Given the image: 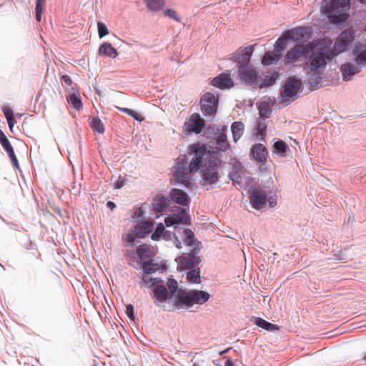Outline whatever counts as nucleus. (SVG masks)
I'll return each instance as SVG.
<instances>
[{
	"label": "nucleus",
	"instance_id": "obj_1",
	"mask_svg": "<svg viewBox=\"0 0 366 366\" xmlns=\"http://www.w3.org/2000/svg\"><path fill=\"white\" fill-rule=\"evenodd\" d=\"M187 152L192 157L189 163L185 155H180L177 159L174 184L177 183L187 188H192L194 184L192 182V174L199 170V167L202 165L204 157L208 152L204 145L193 144L189 146Z\"/></svg>",
	"mask_w": 366,
	"mask_h": 366
},
{
	"label": "nucleus",
	"instance_id": "obj_2",
	"mask_svg": "<svg viewBox=\"0 0 366 366\" xmlns=\"http://www.w3.org/2000/svg\"><path fill=\"white\" fill-rule=\"evenodd\" d=\"M350 7V0H323L322 3L323 13L327 14L335 24L342 23L347 19Z\"/></svg>",
	"mask_w": 366,
	"mask_h": 366
},
{
	"label": "nucleus",
	"instance_id": "obj_3",
	"mask_svg": "<svg viewBox=\"0 0 366 366\" xmlns=\"http://www.w3.org/2000/svg\"><path fill=\"white\" fill-rule=\"evenodd\" d=\"M210 297L208 292L202 290H191L185 291L180 289L174 300V305L176 308H183L184 307H192L194 305H203Z\"/></svg>",
	"mask_w": 366,
	"mask_h": 366
},
{
	"label": "nucleus",
	"instance_id": "obj_4",
	"mask_svg": "<svg viewBox=\"0 0 366 366\" xmlns=\"http://www.w3.org/2000/svg\"><path fill=\"white\" fill-rule=\"evenodd\" d=\"M310 51V56L307 58L311 59L310 67L312 71L325 68L327 62L336 56V54L331 48L321 46L320 44L315 46L311 45Z\"/></svg>",
	"mask_w": 366,
	"mask_h": 366
},
{
	"label": "nucleus",
	"instance_id": "obj_5",
	"mask_svg": "<svg viewBox=\"0 0 366 366\" xmlns=\"http://www.w3.org/2000/svg\"><path fill=\"white\" fill-rule=\"evenodd\" d=\"M218 167V164L214 161H209L208 164L202 167L201 184L206 187L207 190L214 188V185L219 181Z\"/></svg>",
	"mask_w": 366,
	"mask_h": 366
},
{
	"label": "nucleus",
	"instance_id": "obj_6",
	"mask_svg": "<svg viewBox=\"0 0 366 366\" xmlns=\"http://www.w3.org/2000/svg\"><path fill=\"white\" fill-rule=\"evenodd\" d=\"M302 86V81L295 76L289 77L281 92V100L286 103V105L292 103L297 98V93Z\"/></svg>",
	"mask_w": 366,
	"mask_h": 366
},
{
	"label": "nucleus",
	"instance_id": "obj_7",
	"mask_svg": "<svg viewBox=\"0 0 366 366\" xmlns=\"http://www.w3.org/2000/svg\"><path fill=\"white\" fill-rule=\"evenodd\" d=\"M311 44H300L289 50L284 56L285 65H294L310 56Z\"/></svg>",
	"mask_w": 366,
	"mask_h": 366
},
{
	"label": "nucleus",
	"instance_id": "obj_8",
	"mask_svg": "<svg viewBox=\"0 0 366 366\" xmlns=\"http://www.w3.org/2000/svg\"><path fill=\"white\" fill-rule=\"evenodd\" d=\"M237 68L239 79L244 82L245 85L257 88L259 78L253 66L250 64H247L239 65Z\"/></svg>",
	"mask_w": 366,
	"mask_h": 366
},
{
	"label": "nucleus",
	"instance_id": "obj_9",
	"mask_svg": "<svg viewBox=\"0 0 366 366\" xmlns=\"http://www.w3.org/2000/svg\"><path fill=\"white\" fill-rule=\"evenodd\" d=\"M164 222L166 226L168 227L174 225V230L179 232V230L182 229V228L179 227L178 224H189L190 217L186 209L178 208L176 213H174L164 219Z\"/></svg>",
	"mask_w": 366,
	"mask_h": 366
},
{
	"label": "nucleus",
	"instance_id": "obj_10",
	"mask_svg": "<svg viewBox=\"0 0 366 366\" xmlns=\"http://www.w3.org/2000/svg\"><path fill=\"white\" fill-rule=\"evenodd\" d=\"M199 252L191 251L189 253L182 255L177 259L178 268L182 270H189L198 267L201 262V258L198 256Z\"/></svg>",
	"mask_w": 366,
	"mask_h": 366
},
{
	"label": "nucleus",
	"instance_id": "obj_11",
	"mask_svg": "<svg viewBox=\"0 0 366 366\" xmlns=\"http://www.w3.org/2000/svg\"><path fill=\"white\" fill-rule=\"evenodd\" d=\"M201 109L204 115H213L217 112L218 99L212 93L207 92L201 98Z\"/></svg>",
	"mask_w": 366,
	"mask_h": 366
},
{
	"label": "nucleus",
	"instance_id": "obj_12",
	"mask_svg": "<svg viewBox=\"0 0 366 366\" xmlns=\"http://www.w3.org/2000/svg\"><path fill=\"white\" fill-rule=\"evenodd\" d=\"M354 37L353 32L350 29H345L341 32L336 40L332 49V51L336 54V56L347 49L350 44L353 41Z\"/></svg>",
	"mask_w": 366,
	"mask_h": 366
},
{
	"label": "nucleus",
	"instance_id": "obj_13",
	"mask_svg": "<svg viewBox=\"0 0 366 366\" xmlns=\"http://www.w3.org/2000/svg\"><path fill=\"white\" fill-rule=\"evenodd\" d=\"M170 199L161 194H157L152 201V210L157 217L167 213L169 210Z\"/></svg>",
	"mask_w": 366,
	"mask_h": 366
},
{
	"label": "nucleus",
	"instance_id": "obj_14",
	"mask_svg": "<svg viewBox=\"0 0 366 366\" xmlns=\"http://www.w3.org/2000/svg\"><path fill=\"white\" fill-rule=\"evenodd\" d=\"M151 297L154 299V303L159 306L161 303L165 302L167 300L174 303V297H170V293L167 287L163 285H157L154 287Z\"/></svg>",
	"mask_w": 366,
	"mask_h": 366
},
{
	"label": "nucleus",
	"instance_id": "obj_15",
	"mask_svg": "<svg viewBox=\"0 0 366 366\" xmlns=\"http://www.w3.org/2000/svg\"><path fill=\"white\" fill-rule=\"evenodd\" d=\"M253 51L252 45H249L244 48L240 47L232 54L231 59L234 62L241 65L249 64Z\"/></svg>",
	"mask_w": 366,
	"mask_h": 366
},
{
	"label": "nucleus",
	"instance_id": "obj_16",
	"mask_svg": "<svg viewBox=\"0 0 366 366\" xmlns=\"http://www.w3.org/2000/svg\"><path fill=\"white\" fill-rule=\"evenodd\" d=\"M287 36L291 40L307 41L311 36V29L308 26H300L287 31Z\"/></svg>",
	"mask_w": 366,
	"mask_h": 366
},
{
	"label": "nucleus",
	"instance_id": "obj_17",
	"mask_svg": "<svg viewBox=\"0 0 366 366\" xmlns=\"http://www.w3.org/2000/svg\"><path fill=\"white\" fill-rule=\"evenodd\" d=\"M250 203L256 209H262L267 202V192L262 189H254L249 196Z\"/></svg>",
	"mask_w": 366,
	"mask_h": 366
},
{
	"label": "nucleus",
	"instance_id": "obj_18",
	"mask_svg": "<svg viewBox=\"0 0 366 366\" xmlns=\"http://www.w3.org/2000/svg\"><path fill=\"white\" fill-rule=\"evenodd\" d=\"M186 129L188 132L199 134L204 128V121L197 113H194L188 122L185 123Z\"/></svg>",
	"mask_w": 366,
	"mask_h": 366
},
{
	"label": "nucleus",
	"instance_id": "obj_19",
	"mask_svg": "<svg viewBox=\"0 0 366 366\" xmlns=\"http://www.w3.org/2000/svg\"><path fill=\"white\" fill-rule=\"evenodd\" d=\"M212 84L219 89H225L232 87L234 82L230 74L222 73L212 79Z\"/></svg>",
	"mask_w": 366,
	"mask_h": 366
},
{
	"label": "nucleus",
	"instance_id": "obj_20",
	"mask_svg": "<svg viewBox=\"0 0 366 366\" xmlns=\"http://www.w3.org/2000/svg\"><path fill=\"white\" fill-rule=\"evenodd\" d=\"M182 237L184 242L188 246L193 247L192 251L199 252L202 249V243L199 242L194 237V234L189 229H184L182 232Z\"/></svg>",
	"mask_w": 366,
	"mask_h": 366
},
{
	"label": "nucleus",
	"instance_id": "obj_21",
	"mask_svg": "<svg viewBox=\"0 0 366 366\" xmlns=\"http://www.w3.org/2000/svg\"><path fill=\"white\" fill-rule=\"evenodd\" d=\"M267 149L261 143L254 144L250 150L252 158L260 163H264L267 161Z\"/></svg>",
	"mask_w": 366,
	"mask_h": 366
},
{
	"label": "nucleus",
	"instance_id": "obj_22",
	"mask_svg": "<svg viewBox=\"0 0 366 366\" xmlns=\"http://www.w3.org/2000/svg\"><path fill=\"white\" fill-rule=\"evenodd\" d=\"M170 201L179 204L181 206H187L189 204L190 200L186 192L182 189L173 188L169 193Z\"/></svg>",
	"mask_w": 366,
	"mask_h": 366
},
{
	"label": "nucleus",
	"instance_id": "obj_23",
	"mask_svg": "<svg viewBox=\"0 0 366 366\" xmlns=\"http://www.w3.org/2000/svg\"><path fill=\"white\" fill-rule=\"evenodd\" d=\"M340 71L343 76V79L345 81H350L351 80L352 76L360 73L362 71V69L357 64H354L352 62H347L341 66Z\"/></svg>",
	"mask_w": 366,
	"mask_h": 366
},
{
	"label": "nucleus",
	"instance_id": "obj_24",
	"mask_svg": "<svg viewBox=\"0 0 366 366\" xmlns=\"http://www.w3.org/2000/svg\"><path fill=\"white\" fill-rule=\"evenodd\" d=\"M355 63L362 69L366 67V45H356L353 49Z\"/></svg>",
	"mask_w": 366,
	"mask_h": 366
},
{
	"label": "nucleus",
	"instance_id": "obj_25",
	"mask_svg": "<svg viewBox=\"0 0 366 366\" xmlns=\"http://www.w3.org/2000/svg\"><path fill=\"white\" fill-rule=\"evenodd\" d=\"M154 228V224L149 221H144L140 224L134 226V232L136 233L137 238H143L147 234L150 233Z\"/></svg>",
	"mask_w": 366,
	"mask_h": 366
},
{
	"label": "nucleus",
	"instance_id": "obj_26",
	"mask_svg": "<svg viewBox=\"0 0 366 366\" xmlns=\"http://www.w3.org/2000/svg\"><path fill=\"white\" fill-rule=\"evenodd\" d=\"M244 174L243 167L239 162H235L232 166V170L229 173V178L234 184L240 185L242 177Z\"/></svg>",
	"mask_w": 366,
	"mask_h": 366
},
{
	"label": "nucleus",
	"instance_id": "obj_27",
	"mask_svg": "<svg viewBox=\"0 0 366 366\" xmlns=\"http://www.w3.org/2000/svg\"><path fill=\"white\" fill-rule=\"evenodd\" d=\"M280 54L275 51H267L262 57V63L264 65H271L278 62L280 58Z\"/></svg>",
	"mask_w": 366,
	"mask_h": 366
},
{
	"label": "nucleus",
	"instance_id": "obj_28",
	"mask_svg": "<svg viewBox=\"0 0 366 366\" xmlns=\"http://www.w3.org/2000/svg\"><path fill=\"white\" fill-rule=\"evenodd\" d=\"M244 125L242 122H234L231 127L233 139L237 142L242 136Z\"/></svg>",
	"mask_w": 366,
	"mask_h": 366
},
{
	"label": "nucleus",
	"instance_id": "obj_29",
	"mask_svg": "<svg viewBox=\"0 0 366 366\" xmlns=\"http://www.w3.org/2000/svg\"><path fill=\"white\" fill-rule=\"evenodd\" d=\"M99 52L101 54H104L107 56L115 58L118 53L117 50L112 46L110 43L105 42L102 44L99 49Z\"/></svg>",
	"mask_w": 366,
	"mask_h": 366
},
{
	"label": "nucleus",
	"instance_id": "obj_30",
	"mask_svg": "<svg viewBox=\"0 0 366 366\" xmlns=\"http://www.w3.org/2000/svg\"><path fill=\"white\" fill-rule=\"evenodd\" d=\"M278 74L277 72H273L269 75H266L262 82L259 83L258 80V85L257 88L262 89L269 87L275 84Z\"/></svg>",
	"mask_w": 366,
	"mask_h": 366
},
{
	"label": "nucleus",
	"instance_id": "obj_31",
	"mask_svg": "<svg viewBox=\"0 0 366 366\" xmlns=\"http://www.w3.org/2000/svg\"><path fill=\"white\" fill-rule=\"evenodd\" d=\"M274 152L280 157H285L289 147L283 140H278L273 145Z\"/></svg>",
	"mask_w": 366,
	"mask_h": 366
},
{
	"label": "nucleus",
	"instance_id": "obj_32",
	"mask_svg": "<svg viewBox=\"0 0 366 366\" xmlns=\"http://www.w3.org/2000/svg\"><path fill=\"white\" fill-rule=\"evenodd\" d=\"M147 8L151 11H159L164 5V0H144Z\"/></svg>",
	"mask_w": 366,
	"mask_h": 366
},
{
	"label": "nucleus",
	"instance_id": "obj_33",
	"mask_svg": "<svg viewBox=\"0 0 366 366\" xmlns=\"http://www.w3.org/2000/svg\"><path fill=\"white\" fill-rule=\"evenodd\" d=\"M254 324L267 331H274L279 329V327L277 325L272 324L260 317L255 318Z\"/></svg>",
	"mask_w": 366,
	"mask_h": 366
},
{
	"label": "nucleus",
	"instance_id": "obj_34",
	"mask_svg": "<svg viewBox=\"0 0 366 366\" xmlns=\"http://www.w3.org/2000/svg\"><path fill=\"white\" fill-rule=\"evenodd\" d=\"M287 40H291V38L287 36V31L285 32L280 37L277 39L275 42L274 48L277 53H281L285 49V44Z\"/></svg>",
	"mask_w": 366,
	"mask_h": 366
},
{
	"label": "nucleus",
	"instance_id": "obj_35",
	"mask_svg": "<svg viewBox=\"0 0 366 366\" xmlns=\"http://www.w3.org/2000/svg\"><path fill=\"white\" fill-rule=\"evenodd\" d=\"M321 78L319 75L315 73L308 74L307 79V83L312 90H315L321 86L320 82Z\"/></svg>",
	"mask_w": 366,
	"mask_h": 366
},
{
	"label": "nucleus",
	"instance_id": "obj_36",
	"mask_svg": "<svg viewBox=\"0 0 366 366\" xmlns=\"http://www.w3.org/2000/svg\"><path fill=\"white\" fill-rule=\"evenodd\" d=\"M167 288L169 290L168 291L170 293V297H174V300H175L178 292L180 290L178 289L177 282L173 278H169L167 282Z\"/></svg>",
	"mask_w": 366,
	"mask_h": 366
},
{
	"label": "nucleus",
	"instance_id": "obj_37",
	"mask_svg": "<svg viewBox=\"0 0 366 366\" xmlns=\"http://www.w3.org/2000/svg\"><path fill=\"white\" fill-rule=\"evenodd\" d=\"M187 280L192 283L200 282V269L197 267L189 269L187 274Z\"/></svg>",
	"mask_w": 366,
	"mask_h": 366
},
{
	"label": "nucleus",
	"instance_id": "obj_38",
	"mask_svg": "<svg viewBox=\"0 0 366 366\" xmlns=\"http://www.w3.org/2000/svg\"><path fill=\"white\" fill-rule=\"evenodd\" d=\"M90 126L94 132L103 134L104 132V125L99 117H93L90 122Z\"/></svg>",
	"mask_w": 366,
	"mask_h": 366
},
{
	"label": "nucleus",
	"instance_id": "obj_39",
	"mask_svg": "<svg viewBox=\"0 0 366 366\" xmlns=\"http://www.w3.org/2000/svg\"><path fill=\"white\" fill-rule=\"evenodd\" d=\"M267 127L264 119H259L257 124V132L256 135L260 140H264L266 136Z\"/></svg>",
	"mask_w": 366,
	"mask_h": 366
},
{
	"label": "nucleus",
	"instance_id": "obj_40",
	"mask_svg": "<svg viewBox=\"0 0 366 366\" xmlns=\"http://www.w3.org/2000/svg\"><path fill=\"white\" fill-rule=\"evenodd\" d=\"M142 269L145 274H151L157 270L158 267L157 264L149 260L142 262Z\"/></svg>",
	"mask_w": 366,
	"mask_h": 366
},
{
	"label": "nucleus",
	"instance_id": "obj_41",
	"mask_svg": "<svg viewBox=\"0 0 366 366\" xmlns=\"http://www.w3.org/2000/svg\"><path fill=\"white\" fill-rule=\"evenodd\" d=\"M229 147L227 136L224 134H220L217 139V148L224 151Z\"/></svg>",
	"mask_w": 366,
	"mask_h": 366
},
{
	"label": "nucleus",
	"instance_id": "obj_42",
	"mask_svg": "<svg viewBox=\"0 0 366 366\" xmlns=\"http://www.w3.org/2000/svg\"><path fill=\"white\" fill-rule=\"evenodd\" d=\"M119 110H120L121 112H123L126 114H127L128 115L132 117L134 119H135L136 120L139 121V122H142L144 120V117L137 113V112L132 110V109H128V108H121V107H117Z\"/></svg>",
	"mask_w": 366,
	"mask_h": 366
},
{
	"label": "nucleus",
	"instance_id": "obj_43",
	"mask_svg": "<svg viewBox=\"0 0 366 366\" xmlns=\"http://www.w3.org/2000/svg\"><path fill=\"white\" fill-rule=\"evenodd\" d=\"M132 232V233L125 234L123 237V239L125 242L124 245L126 247H133L134 245L135 239L137 238L134 229Z\"/></svg>",
	"mask_w": 366,
	"mask_h": 366
},
{
	"label": "nucleus",
	"instance_id": "obj_44",
	"mask_svg": "<svg viewBox=\"0 0 366 366\" xmlns=\"http://www.w3.org/2000/svg\"><path fill=\"white\" fill-rule=\"evenodd\" d=\"M165 227L162 223L157 224L154 233H152L151 238L154 241H158L163 234Z\"/></svg>",
	"mask_w": 366,
	"mask_h": 366
},
{
	"label": "nucleus",
	"instance_id": "obj_45",
	"mask_svg": "<svg viewBox=\"0 0 366 366\" xmlns=\"http://www.w3.org/2000/svg\"><path fill=\"white\" fill-rule=\"evenodd\" d=\"M69 103L71 104L76 109H79L81 107V102L80 98L74 93L69 95Z\"/></svg>",
	"mask_w": 366,
	"mask_h": 366
},
{
	"label": "nucleus",
	"instance_id": "obj_46",
	"mask_svg": "<svg viewBox=\"0 0 366 366\" xmlns=\"http://www.w3.org/2000/svg\"><path fill=\"white\" fill-rule=\"evenodd\" d=\"M0 143L5 151L12 147L10 142L1 129H0Z\"/></svg>",
	"mask_w": 366,
	"mask_h": 366
},
{
	"label": "nucleus",
	"instance_id": "obj_47",
	"mask_svg": "<svg viewBox=\"0 0 366 366\" xmlns=\"http://www.w3.org/2000/svg\"><path fill=\"white\" fill-rule=\"evenodd\" d=\"M8 154V156L9 157L13 165L19 169V162H18V159L15 155V153H14V149L13 147H11L9 148L8 150L6 151Z\"/></svg>",
	"mask_w": 366,
	"mask_h": 366
},
{
	"label": "nucleus",
	"instance_id": "obj_48",
	"mask_svg": "<svg viewBox=\"0 0 366 366\" xmlns=\"http://www.w3.org/2000/svg\"><path fill=\"white\" fill-rule=\"evenodd\" d=\"M97 27H98V34H99V36L100 38H102L109 34V30H108L107 27L103 23L98 22Z\"/></svg>",
	"mask_w": 366,
	"mask_h": 366
},
{
	"label": "nucleus",
	"instance_id": "obj_49",
	"mask_svg": "<svg viewBox=\"0 0 366 366\" xmlns=\"http://www.w3.org/2000/svg\"><path fill=\"white\" fill-rule=\"evenodd\" d=\"M164 15L166 16H168L169 18L175 20L177 22H180L181 21V19L179 17L177 13L174 10H173L172 9H167L164 11Z\"/></svg>",
	"mask_w": 366,
	"mask_h": 366
},
{
	"label": "nucleus",
	"instance_id": "obj_50",
	"mask_svg": "<svg viewBox=\"0 0 366 366\" xmlns=\"http://www.w3.org/2000/svg\"><path fill=\"white\" fill-rule=\"evenodd\" d=\"M142 280L144 283L149 285V286H154L159 282V279L152 278L148 275H144L142 277Z\"/></svg>",
	"mask_w": 366,
	"mask_h": 366
},
{
	"label": "nucleus",
	"instance_id": "obj_51",
	"mask_svg": "<svg viewBox=\"0 0 366 366\" xmlns=\"http://www.w3.org/2000/svg\"><path fill=\"white\" fill-rule=\"evenodd\" d=\"M272 110L267 107H262L259 109V115L261 117L269 118L271 115Z\"/></svg>",
	"mask_w": 366,
	"mask_h": 366
},
{
	"label": "nucleus",
	"instance_id": "obj_52",
	"mask_svg": "<svg viewBox=\"0 0 366 366\" xmlns=\"http://www.w3.org/2000/svg\"><path fill=\"white\" fill-rule=\"evenodd\" d=\"M147 250L148 248L146 247V245L142 244L137 247L136 253L139 258H142L145 257V253L147 252Z\"/></svg>",
	"mask_w": 366,
	"mask_h": 366
},
{
	"label": "nucleus",
	"instance_id": "obj_53",
	"mask_svg": "<svg viewBox=\"0 0 366 366\" xmlns=\"http://www.w3.org/2000/svg\"><path fill=\"white\" fill-rule=\"evenodd\" d=\"M176 232H177L175 230L174 232H172L164 229L162 237L167 241L172 240L173 237L176 235Z\"/></svg>",
	"mask_w": 366,
	"mask_h": 366
},
{
	"label": "nucleus",
	"instance_id": "obj_54",
	"mask_svg": "<svg viewBox=\"0 0 366 366\" xmlns=\"http://www.w3.org/2000/svg\"><path fill=\"white\" fill-rule=\"evenodd\" d=\"M61 83L65 86H71L72 84V80L69 75L64 74L61 77Z\"/></svg>",
	"mask_w": 366,
	"mask_h": 366
},
{
	"label": "nucleus",
	"instance_id": "obj_55",
	"mask_svg": "<svg viewBox=\"0 0 366 366\" xmlns=\"http://www.w3.org/2000/svg\"><path fill=\"white\" fill-rule=\"evenodd\" d=\"M126 313L130 320L134 319V307L131 304L126 306Z\"/></svg>",
	"mask_w": 366,
	"mask_h": 366
},
{
	"label": "nucleus",
	"instance_id": "obj_56",
	"mask_svg": "<svg viewBox=\"0 0 366 366\" xmlns=\"http://www.w3.org/2000/svg\"><path fill=\"white\" fill-rule=\"evenodd\" d=\"M3 113L6 117V119H9V117H14L13 110L9 107H4L3 109Z\"/></svg>",
	"mask_w": 366,
	"mask_h": 366
},
{
	"label": "nucleus",
	"instance_id": "obj_57",
	"mask_svg": "<svg viewBox=\"0 0 366 366\" xmlns=\"http://www.w3.org/2000/svg\"><path fill=\"white\" fill-rule=\"evenodd\" d=\"M129 264L134 268H137V265L139 264V262L133 252H131V257Z\"/></svg>",
	"mask_w": 366,
	"mask_h": 366
},
{
	"label": "nucleus",
	"instance_id": "obj_58",
	"mask_svg": "<svg viewBox=\"0 0 366 366\" xmlns=\"http://www.w3.org/2000/svg\"><path fill=\"white\" fill-rule=\"evenodd\" d=\"M43 12V7H35L36 19L40 22L41 20V14Z\"/></svg>",
	"mask_w": 366,
	"mask_h": 366
},
{
	"label": "nucleus",
	"instance_id": "obj_59",
	"mask_svg": "<svg viewBox=\"0 0 366 366\" xmlns=\"http://www.w3.org/2000/svg\"><path fill=\"white\" fill-rule=\"evenodd\" d=\"M6 120H7V123L9 124V129H11V131H12L13 127L16 124V120H15L14 117H9V119H6Z\"/></svg>",
	"mask_w": 366,
	"mask_h": 366
},
{
	"label": "nucleus",
	"instance_id": "obj_60",
	"mask_svg": "<svg viewBox=\"0 0 366 366\" xmlns=\"http://www.w3.org/2000/svg\"><path fill=\"white\" fill-rule=\"evenodd\" d=\"M173 242H174V244L178 248V249H180L182 248V243L180 242V240L179 239V238L177 237V234L173 237L172 240Z\"/></svg>",
	"mask_w": 366,
	"mask_h": 366
},
{
	"label": "nucleus",
	"instance_id": "obj_61",
	"mask_svg": "<svg viewBox=\"0 0 366 366\" xmlns=\"http://www.w3.org/2000/svg\"><path fill=\"white\" fill-rule=\"evenodd\" d=\"M267 200L270 207H274L277 205V199L275 198L269 197Z\"/></svg>",
	"mask_w": 366,
	"mask_h": 366
},
{
	"label": "nucleus",
	"instance_id": "obj_62",
	"mask_svg": "<svg viewBox=\"0 0 366 366\" xmlns=\"http://www.w3.org/2000/svg\"><path fill=\"white\" fill-rule=\"evenodd\" d=\"M46 0H36V7H43L45 3Z\"/></svg>",
	"mask_w": 366,
	"mask_h": 366
},
{
	"label": "nucleus",
	"instance_id": "obj_63",
	"mask_svg": "<svg viewBox=\"0 0 366 366\" xmlns=\"http://www.w3.org/2000/svg\"><path fill=\"white\" fill-rule=\"evenodd\" d=\"M107 206L111 210H113L116 207V204L113 202H111V201L107 202Z\"/></svg>",
	"mask_w": 366,
	"mask_h": 366
},
{
	"label": "nucleus",
	"instance_id": "obj_64",
	"mask_svg": "<svg viewBox=\"0 0 366 366\" xmlns=\"http://www.w3.org/2000/svg\"><path fill=\"white\" fill-rule=\"evenodd\" d=\"M142 211L141 209H138L137 211L134 212L133 217L139 218L142 216Z\"/></svg>",
	"mask_w": 366,
	"mask_h": 366
}]
</instances>
